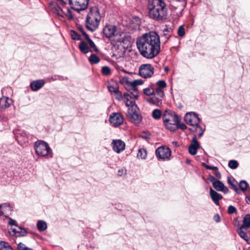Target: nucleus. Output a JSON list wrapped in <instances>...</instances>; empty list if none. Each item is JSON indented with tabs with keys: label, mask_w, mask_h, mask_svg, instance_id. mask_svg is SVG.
Instances as JSON below:
<instances>
[{
	"label": "nucleus",
	"mask_w": 250,
	"mask_h": 250,
	"mask_svg": "<svg viewBox=\"0 0 250 250\" xmlns=\"http://www.w3.org/2000/svg\"><path fill=\"white\" fill-rule=\"evenodd\" d=\"M161 42L159 35L156 32H149L143 34L137 38V48L141 56L151 59L160 52Z\"/></svg>",
	"instance_id": "f257e3e1"
},
{
	"label": "nucleus",
	"mask_w": 250,
	"mask_h": 250,
	"mask_svg": "<svg viewBox=\"0 0 250 250\" xmlns=\"http://www.w3.org/2000/svg\"><path fill=\"white\" fill-rule=\"evenodd\" d=\"M147 8L150 18L159 21L167 19V9L163 0H149Z\"/></svg>",
	"instance_id": "f03ea898"
},
{
	"label": "nucleus",
	"mask_w": 250,
	"mask_h": 250,
	"mask_svg": "<svg viewBox=\"0 0 250 250\" xmlns=\"http://www.w3.org/2000/svg\"><path fill=\"white\" fill-rule=\"evenodd\" d=\"M101 16L99 9L96 7L90 9L86 16L85 25L87 29L93 32L99 27Z\"/></svg>",
	"instance_id": "7ed1b4c3"
},
{
	"label": "nucleus",
	"mask_w": 250,
	"mask_h": 250,
	"mask_svg": "<svg viewBox=\"0 0 250 250\" xmlns=\"http://www.w3.org/2000/svg\"><path fill=\"white\" fill-rule=\"evenodd\" d=\"M79 30L83 36L84 39L86 41H82L79 43V47L80 50L84 54H87L88 52H97L98 49L94 42L90 39L88 35L85 32L84 29L80 27Z\"/></svg>",
	"instance_id": "20e7f679"
},
{
	"label": "nucleus",
	"mask_w": 250,
	"mask_h": 250,
	"mask_svg": "<svg viewBox=\"0 0 250 250\" xmlns=\"http://www.w3.org/2000/svg\"><path fill=\"white\" fill-rule=\"evenodd\" d=\"M36 153L40 157L45 158L53 157L52 151L48 144L43 141H37L34 146Z\"/></svg>",
	"instance_id": "39448f33"
},
{
	"label": "nucleus",
	"mask_w": 250,
	"mask_h": 250,
	"mask_svg": "<svg viewBox=\"0 0 250 250\" xmlns=\"http://www.w3.org/2000/svg\"><path fill=\"white\" fill-rule=\"evenodd\" d=\"M130 38L125 33L121 32H116L115 35L112 39L113 43L117 44L118 45L123 44L124 47H125V45L128 46Z\"/></svg>",
	"instance_id": "423d86ee"
},
{
	"label": "nucleus",
	"mask_w": 250,
	"mask_h": 250,
	"mask_svg": "<svg viewBox=\"0 0 250 250\" xmlns=\"http://www.w3.org/2000/svg\"><path fill=\"white\" fill-rule=\"evenodd\" d=\"M155 153L158 160L166 161L169 160L171 151L169 147L162 146L156 150Z\"/></svg>",
	"instance_id": "0eeeda50"
},
{
	"label": "nucleus",
	"mask_w": 250,
	"mask_h": 250,
	"mask_svg": "<svg viewBox=\"0 0 250 250\" xmlns=\"http://www.w3.org/2000/svg\"><path fill=\"white\" fill-rule=\"evenodd\" d=\"M124 118L123 115L119 112L112 113L109 118V122L111 125L117 127L123 124Z\"/></svg>",
	"instance_id": "6e6552de"
},
{
	"label": "nucleus",
	"mask_w": 250,
	"mask_h": 250,
	"mask_svg": "<svg viewBox=\"0 0 250 250\" xmlns=\"http://www.w3.org/2000/svg\"><path fill=\"white\" fill-rule=\"evenodd\" d=\"M127 116L130 122L135 124H139L142 121V117L137 107L133 109H128Z\"/></svg>",
	"instance_id": "1a4fd4ad"
},
{
	"label": "nucleus",
	"mask_w": 250,
	"mask_h": 250,
	"mask_svg": "<svg viewBox=\"0 0 250 250\" xmlns=\"http://www.w3.org/2000/svg\"><path fill=\"white\" fill-rule=\"evenodd\" d=\"M154 73V68L150 64H144L139 68V74L144 78L151 77Z\"/></svg>",
	"instance_id": "9d476101"
},
{
	"label": "nucleus",
	"mask_w": 250,
	"mask_h": 250,
	"mask_svg": "<svg viewBox=\"0 0 250 250\" xmlns=\"http://www.w3.org/2000/svg\"><path fill=\"white\" fill-rule=\"evenodd\" d=\"M88 3L89 0H69V4L72 8L78 11L85 10Z\"/></svg>",
	"instance_id": "9b49d317"
},
{
	"label": "nucleus",
	"mask_w": 250,
	"mask_h": 250,
	"mask_svg": "<svg viewBox=\"0 0 250 250\" xmlns=\"http://www.w3.org/2000/svg\"><path fill=\"white\" fill-rule=\"evenodd\" d=\"M186 123L191 126L197 125L200 122V119L197 114L194 112H190L186 114L184 117Z\"/></svg>",
	"instance_id": "f8f14e48"
},
{
	"label": "nucleus",
	"mask_w": 250,
	"mask_h": 250,
	"mask_svg": "<svg viewBox=\"0 0 250 250\" xmlns=\"http://www.w3.org/2000/svg\"><path fill=\"white\" fill-rule=\"evenodd\" d=\"M164 122L169 123L178 125L180 119L173 112L170 111H166L163 116Z\"/></svg>",
	"instance_id": "ddd939ff"
},
{
	"label": "nucleus",
	"mask_w": 250,
	"mask_h": 250,
	"mask_svg": "<svg viewBox=\"0 0 250 250\" xmlns=\"http://www.w3.org/2000/svg\"><path fill=\"white\" fill-rule=\"evenodd\" d=\"M124 102L125 105L128 107V109H133L137 107L131 94L128 92L124 93Z\"/></svg>",
	"instance_id": "4468645a"
},
{
	"label": "nucleus",
	"mask_w": 250,
	"mask_h": 250,
	"mask_svg": "<svg viewBox=\"0 0 250 250\" xmlns=\"http://www.w3.org/2000/svg\"><path fill=\"white\" fill-rule=\"evenodd\" d=\"M103 32L107 38H112L117 32L115 25L107 24L103 28Z\"/></svg>",
	"instance_id": "2eb2a0df"
},
{
	"label": "nucleus",
	"mask_w": 250,
	"mask_h": 250,
	"mask_svg": "<svg viewBox=\"0 0 250 250\" xmlns=\"http://www.w3.org/2000/svg\"><path fill=\"white\" fill-rule=\"evenodd\" d=\"M111 146L114 151L119 153L125 149V145L121 140H113Z\"/></svg>",
	"instance_id": "dca6fc26"
},
{
	"label": "nucleus",
	"mask_w": 250,
	"mask_h": 250,
	"mask_svg": "<svg viewBox=\"0 0 250 250\" xmlns=\"http://www.w3.org/2000/svg\"><path fill=\"white\" fill-rule=\"evenodd\" d=\"M9 232L11 234L16 237L24 236L27 233L26 231L24 229L18 226H16L15 228L10 229Z\"/></svg>",
	"instance_id": "f3484780"
},
{
	"label": "nucleus",
	"mask_w": 250,
	"mask_h": 250,
	"mask_svg": "<svg viewBox=\"0 0 250 250\" xmlns=\"http://www.w3.org/2000/svg\"><path fill=\"white\" fill-rule=\"evenodd\" d=\"M200 145L198 142L194 137L188 147V152L192 155H195L197 153V150L199 148Z\"/></svg>",
	"instance_id": "a211bd4d"
},
{
	"label": "nucleus",
	"mask_w": 250,
	"mask_h": 250,
	"mask_svg": "<svg viewBox=\"0 0 250 250\" xmlns=\"http://www.w3.org/2000/svg\"><path fill=\"white\" fill-rule=\"evenodd\" d=\"M45 81L43 79H40L34 81L30 83V86L31 89L34 91H36L40 89L45 84Z\"/></svg>",
	"instance_id": "6ab92c4d"
},
{
	"label": "nucleus",
	"mask_w": 250,
	"mask_h": 250,
	"mask_svg": "<svg viewBox=\"0 0 250 250\" xmlns=\"http://www.w3.org/2000/svg\"><path fill=\"white\" fill-rule=\"evenodd\" d=\"M12 100L7 97H2L0 98V108L5 109L10 106L12 104Z\"/></svg>",
	"instance_id": "aec40b11"
},
{
	"label": "nucleus",
	"mask_w": 250,
	"mask_h": 250,
	"mask_svg": "<svg viewBox=\"0 0 250 250\" xmlns=\"http://www.w3.org/2000/svg\"><path fill=\"white\" fill-rule=\"evenodd\" d=\"M213 186L216 190L222 191L224 193H227L229 191V189L220 181H214L213 182Z\"/></svg>",
	"instance_id": "412c9836"
},
{
	"label": "nucleus",
	"mask_w": 250,
	"mask_h": 250,
	"mask_svg": "<svg viewBox=\"0 0 250 250\" xmlns=\"http://www.w3.org/2000/svg\"><path fill=\"white\" fill-rule=\"evenodd\" d=\"M209 194L212 201L216 205L218 206L219 205V200L223 198L222 195L214 190L211 188L209 190Z\"/></svg>",
	"instance_id": "4be33fe9"
},
{
	"label": "nucleus",
	"mask_w": 250,
	"mask_h": 250,
	"mask_svg": "<svg viewBox=\"0 0 250 250\" xmlns=\"http://www.w3.org/2000/svg\"><path fill=\"white\" fill-rule=\"evenodd\" d=\"M163 97H160L157 96H156L155 94L154 96L147 98L146 101L150 104H155L157 106H159L162 104V98Z\"/></svg>",
	"instance_id": "5701e85b"
},
{
	"label": "nucleus",
	"mask_w": 250,
	"mask_h": 250,
	"mask_svg": "<svg viewBox=\"0 0 250 250\" xmlns=\"http://www.w3.org/2000/svg\"><path fill=\"white\" fill-rule=\"evenodd\" d=\"M245 228L240 227L237 230L239 235L243 239H244L247 243L250 244V239L247 235L246 233L243 230Z\"/></svg>",
	"instance_id": "b1692460"
},
{
	"label": "nucleus",
	"mask_w": 250,
	"mask_h": 250,
	"mask_svg": "<svg viewBox=\"0 0 250 250\" xmlns=\"http://www.w3.org/2000/svg\"><path fill=\"white\" fill-rule=\"evenodd\" d=\"M51 10L53 13L56 14L58 16L63 17L62 12L63 9L61 8L57 5H53L51 6Z\"/></svg>",
	"instance_id": "393cba45"
},
{
	"label": "nucleus",
	"mask_w": 250,
	"mask_h": 250,
	"mask_svg": "<svg viewBox=\"0 0 250 250\" xmlns=\"http://www.w3.org/2000/svg\"><path fill=\"white\" fill-rule=\"evenodd\" d=\"M242 228L248 229L250 227V214H247L243 219Z\"/></svg>",
	"instance_id": "a878e982"
},
{
	"label": "nucleus",
	"mask_w": 250,
	"mask_h": 250,
	"mask_svg": "<svg viewBox=\"0 0 250 250\" xmlns=\"http://www.w3.org/2000/svg\"><path fill=\"white\" fill-rule=\"evenodd\" d=\"M194 126H195V131L197 133V135L198 137L201 138L204 133L205 128H203L202 126L199 125V124L195 125Z\"/></svg>",
	"instance_id": "bb28decb"
},
{
	"label": "nucleus",
	"mask_w": 250,
	"mask_h": 250,
	"mask_svg": "<svg viewBox=\"0 0 250 250\" xmlns=\"http://www.w3.org/2000/svg\"><path fill=\"white\" fill-rule=\"evenodd\" d=\"M37 225L40 231H44L47 229V224L44 221H38Z\"/></svg>",
	"instance_id": "cd10ccee"
},
{
	"label": "nucleus",
	"mask_w": 250,
	"mask_h": 250,
	"mask_svg": "<svg viewBox=\"0 0 250 250\" xmlns=\"http://www.w3.org/2000/svg\"><path fill=\"white\" fill-rule=\"evenodd\" d=\"M147 156L146 150L144 148H140L138 150L137 157L139 159H145Z\"/></svg>",
	"instance_id": "c85d7f7f"
},
{
	"label": "nucleus",
	"mask_w": 250,
	"mask_h": 250,
	"mask_svg": "<svg viewBox=\"0 0 250 250\" xmlns=\"http://www.w3.org/2000/svg\"><path fill=\"white\" fill-rule=\"evenodd\" d=\"M63 17L65 16L69 20H71L73 18V15L72 13L71 10L69 8L63 9V12H62Z\"/></svg>",
	"instance_id": "c756f323"
},
{
	"label": "nucleus",
	"mask_w": 250,
	"mask_h": 250,
	"mask_svg": "<svg viewBox=\"0 0 250 250\" xmlns=\"http://www.w3.org/2000/svg\"><path fill=\"white\" fill-rule=\"evenodd\" d=\"M0 250H13L12 247L7 243L3 241L0 242Z\"/></svg>",
	"instance_id": "7c9ffc66"
},
{
	"label": "nucleus",
	"mask_w": 250,
	"mask_h": 250,
	"mask_svg": "<svg viewBox=\"0 0 250 250\" xmlns=\"http://www.w3.org/2000/svg\"><path fill=\"white\" fill-rule=\"evenodd\" d=\"M91 64H97L100 62V59L95 54H92L88 58Z\"/></svg>",
	"instance_id": "2f4dec72"
},
{
	"label": "nucleus",
	"mask_w": 250,
	"mask_h": 250,
	"mask_svg": "<svg viewBox=\"0 0 250 250\" xmlns=\"http://www.w3.org/2000/svg\"><path fill=\"white\" fill-rule=\"evenodd\" d=\"M164 123L167 128L170 131H175L178 128V125L166 122Z\"/></svg>",
	"instance_id": "473e14b6"
},
{
	"label": "nucleus",
	"mask_w": 250,
	"mask_h": 250,
	"mask_svg": "<svg viewBox=\"0 0 250 250\" xmlns=\"http://www.w3.org/2000/svg\"><path fill=\"white\" fill-rule=\"evenodd\" d=\"M154 92V87H148L144 89V93L147 96L152 95Z\"/></svg>",
	"instance_id": "72a5a7b5"
},
{
	"label": "nucleus",
	"mask_w": 250,
	"mask_h": 250,
	"mask_svg": "<svg viewBox=\"0 0 250 250\" xmlns=\"http://www.w3.org/2000/svg\"><path fill=\"white\" fill-rule=\"evenodd\" d=\"M152 116L155 119H159L162 116L161 111L159 109H154L152 111Z\"/></svg>",
	"instance_id": "f704fd0d"
},
{
	"label": "nucleus",
	"mask_w": 250,
	"mask_h": 250,
	"mask_svg": "<svg viewBox=\"0 0 250 250\" xmlns=\"http://www.w3.org/2000/svg\"><path fill=\"white\" fill-rule=\"evenodd\" d=\"M228 166L231 169H236L238 166V163L236 160H230L228 164Z\"/></svg>",
	"instance_id": "c9c22d12"
},
{
	"label": "nucleus",
	"mask_w": 250,
	"mask_h": 250,
	"mask_svg": "<svg viewBox=\"0 0 250 250\" xmlns=\"http://www.w3.org/2000/svg\"><path fill=\"white\" fill-rule=\"evenodd\" d=\"M154 90L156 92V94L160 97H164L165 93L162 88H159L157 87H154Z\"/></svg>",
	"instance_id": "e433bc0d"
},
{
	"label": "nucleus",
	"mask_w": 250,
	"mask_h": 250,
	"mask_svg": "<svg viewBox=\"0 0 250 250\" xmlns=\"http://www.w3.org/2000/svg\"><path fill=\"white\" fill-rule=\"evenodd\" d=\"M102 74L105 76L109 75L111 74V70L108 66H103L102 68Z\"/></svg>",
	"instance_id": "4c0bfd02"
},
{
	"label": "nucleus",
	"mask_w": 250,
	"mask_h": 250,
	"mask_svg": "<svg viewBox=\"0 0 250 250\" xmlns=\"http://www.w3.org/2000/svg\"><path fill=\"white\" fill-rule=\"evenodd\" d=\"M228 183L232 186L233 188L235 190H236L237 186L235 183V181L234 179L231 177H228Z\"/></svg>",
	"instance_id": "58836bf2"
},
{
	"label": "nucleus",
	"mask_w": 250,
	"mask_h": 250,
	"mask_svg": "<svg viewBox=\"0 0 250 250\" xmlns=\"http://www.w3.org/2000/svg\"><path fill=\"white\" fill-rule=\"evenodd\" d=\"M248 185V184L245 181H241L239 183V187L243 191H245L247 189Z\"/></svg>",
	"instance_id": "ea45409f"
},
{
	"label": "nucleus",
	"mask_w": 250,
	"mask_h": 250,
	"mask_svg": "<svg viewBox=\"0 0 250 250\" xmlns=\"http://www.w3.org/2000/svg\"><path fill=\"white\" fill-rule=\"evenodd\" d=\"M71 36L74 40H82L78 33L74 30L71 31Z\"/></svg>",
	"instance_id": "a19ab883"
},
{
	"label": "nucleus",
	"mask_w": 250,
	"mask_h": 250,
	"mask_svg": "<svg viewBox=\"0 0 250 250\" xmlns=\"http://www.w3.org/2000/svg\"><path fill=\"white\" fill-rule=\"evenodd\" d=\"M133 90L134 92L133 93L130 92L129 93L131 94L132 95V96L133 97V99L134 100V101L135 102V100H137L138 98V93L136 87H133Z\"/></svg>",
	"instance_id": "79ce46f5"
},
{
	"label": "nucleus",
	"mask_w": 250,
	"mask_h": 250,
	"mask_svg": "<svg viewBox=\"0 0 250 250\" xmlns=\"http://www.w3.org/2000/svg\"><path fill=\"white\" fill-rule=\"evenodd\" d=\"M157 87L164 88L166 87L167 84L165 81L160 80L157 82Z\"/></svg>",
	"instance_id": "37998d69"
},
{
	"label": "nucleus",
	"mask_w": 250,
	"mask_h": 250,
	"mask_svg": "<svg viewBox=\"0 0 250 250\" xmlns=\"http://www.w3.org/2000/svg\"><path fill=\"white\" fill-rule=\"evenodd\" d=\"M114 94L115 98L118 101H121L123 99L122 93L119 91H116Z\"/></svg>",
	"instance_id": "c03bdc74"
},
{
	"label": "nucleus",
	"mask_w": 250,
	"mask_h": 250,
	"mask_svg": "<svg viewBox=\"0 0 250 250\" xmlns=\"http://www.w3.org/2000/svg\"><path fill=\"white\" fill-rule=\"evenodd\" d=\"M143 83L142 80H135L132 82L133 87H136L137 85H140Z\"/></svg>",
	"instance_id": "a18cd8bd"
},
{
	"label": "nucleus",
	"mask_w": 250,
	"mask_h": 250,
	"mask_svg": "<svg viewBox=\"0 0 250 250\" xmlns=\"http://www.w3.org/2000/svg\"><path fill=\"white\" fill-rule=\"evenodd\" d=\"M18 249L19 250H31V249L26 247L23 244L20 243L18 245Z\"/></svg>",
	"instance_id": "49530a36"
},
{
	"label": "nucleus",
	"mask_w": 250,
	"mask_h": 250,
	"mask_svg": "<svg viewBox=\"0 0 250 250\" xmlns=\"http://www.w3.org/2000/svg\"><path fill=\"white\" fill-rule=\"evenodd\" d=\"M177 33L181 37H183L185 35V29L183 26H181L178 28Z\"/></svg>",
	"instance_id": "de8ad7c7"
},
{
	"label": "nucleus",
	"mask_w": 250,
	"mask_h": 250,
	"mask_svg": "<svg viewBox=\"0 0 250 250\" xmlns=\"http://www.w3.org/2000/svg\"><path fill=\"white\" fill-rule=\"evenodd\" d=\"M237 209L236 208L232 206H229L228 209V212L229 214H233L236 212Z\"/></svg>",
	"instance_id": "09e8293b"
},
{
	"label": "nucleus",
	"mask_w": 250,
	"mask_h": 250,
	"mask_svg": "<svg viewBox=\"0 0 250 250\" xmlns=\"http://www.w3.org/2000/svg\"><path fill=\"white\" fill-rule=\"evenodd\" d=\"M108 89L111 93H115L118 90V89L117 87H114L111 85L108 86Z\"/></svg>",
	"instance_id": "8fccbe9b"
},
{
	"label": "nucleus",
	"mask_w": 250,
	"mask_h": 250,
	"mask_svg": "<svg viewBox=\"0 0 250 250\" xmlns=\"http://www.w3.org/2000/svg\"><path fill=\"white\" fill-rule=\"evenodd\" d=\"M126 174V169L123 168L118 171V175L119 176H125Z\"/></svg>",
	"instance_id": "3c124183"
},
{
	"label": "nucleus",
	"mask_w": 250,
	"mask_h": 250,
	"mask_svg": "<svg viewBox=\"0 0 250 250\" xmlns=\"http://www.w3.org/2000/svg\"><path fill=\"white\" fill-rule=\"evenodd\" d=\"M203 165L208 169L218 170L216 167L208 166L205 163H203Z\"/></svg>",
	"instance_id": "603ef678"
},
{
	"label": "nucleus",
	"mask_w": 250,
	"mask_h": 250,
	"mask_svg": "<svg viewBox=\"0 0 250 250\" xmlns=\"http://www.w3.org/2000/svg\"><path fill=\"white\" fill-rule=\"evenodd\" d=\"M178 127L182 130H185L187 128L186 125L185 124L180 123H178Z\"/></svg>",
	"instance_id": "864d4df0"
},
{
	"label": "nucleus",
	"mask_w": 250,
	"mask_h": 250,
	"mask_svg": "<svg viewBox=\"0 0 250 250\" xmlns=\"http://www.w3.org/2000/svg\"><path fill=\"white\" fill-rule=\"evenodd\" d=\"M8 224L10 226H15L16 227L17 226L16 221L11 218L9 219Z\"/></svg>",
	"instance_id": "5fc2aeb1"
},
{
	"label": "nucleus",
	"mask_w": 250,
	"mask_h": 250,
	"mask_svg": "<svg viewBox=\"0 0 250 250\" xmlns=\"http://www.w3.org/2000/svg\"><path fill=\"white\" fill-rule=\"evenodd\" d=\"M171 35V33H167V32H163V34L162 36H164L165 37L166 41L168 40L169 38L170 37Z\"/></svg>",
	"instance_id": "6e6d98bb"
},
{
	"label": "nucleus",
	"mask_w": 250,
	"mask_h": 250,
	"mask_svg": "<svg viewBox=\"0 0 250 250\" xmlns=\"http://www.w3.org/2000/svg\"><path fill=\"white\" fill-rule=\"evenodd\" d=\"M213 219L217 223H219V222H220L221 220L220 216L218 214H215L214 216Z\"/></svg>",
	"instance_id": "4d7b16f0"
},
{
	"label": "nucleus",
	"mask_w": 250,
	"mask_h": 250,
	"mask_svg": "<svg viewBox=\"0 0 250 250\" xmlns=\"http://www.w3.org/2000/svg\"><path fill=\"white\" fill-rule=\"evenodd\" d=\"M163 32L170 33L172 34V29L170 27H166L163 29Z\"/></svg>",
	"instance_id": "13d9d810"
},
{
	"label": "nucleus",
	"mask_w": 250,
	"mask_h": 250,
	"mask_svg": "<svg viewBox=\"0 0 250 250\" xmlns=\"http://www.w3.org/2000/svg\"><path fill=\"white\" fill-rule=\"evenodd\" d=\"M215 173L214 174L217 178H220L221 177V174L218 170H214Z\"/></svg>",
	"instance_id": "bf43d9fd"
},
{
	"label": "nucleus",
	"mask_w": 250,
	"mask_h": 250,
	"mask_svg": "<svg viewBox=\"0 0 250 250\" xmlns=\"http://www.w3.org/2000/svg\"><path fill=\"white\" fill-rule=\"evenodd\" d=\"M6 207V204L0 205V213L1 214H3V210H1V208H2V209H3L4 207Z\"/></svg>",
	"instance_id": "052dcab7"
},
{
	"label": "nucleus",
	"mask_w": 250,
	"mask_h": 250,
	"mask_svg": "<svg viewBox=\"0 0 250 250\" xmlns=\"http://www.w3.org/2000/svg\"><path fill=\"white\" fill-rule=\"evenodd\" d=\"M209 180L210 182H211L212 184H213V182L214 181H217V180L215 179V178L213 177V176H210V177L209 178Z\"/></svg>",
	"instance_id": "680f3d73"
},
{
	"label": "nucleus",
	"mask_w": 250,
	"mask_h": 250,
	"mask_svg": "<svg viewBox=\"0 0 250 250\" xmlns=\"http://www.w3.org/2000/svg\"><path fill=\"white\" fill-rule=\"evenodd\" d=\"M172 144H173L174 146H177V142L173 141V142H172Z\"/></svg>",
	"instance_id": "e2e57ef3"
},
{
	"label": "nucleus",
	"mask_w": 250,
	"mask_h": 250,
	"mask_svg": "<svg viewBox=\"0 0 250 250\" xmlns=\"http://www.w3.org/2000/svg\"><path fill=\"white\" fill-rule=\"evenodd\" d=\"M3 120H4V117L1 116H0V121H2Z\"/></svg>",
	"instance_id": "0e129e2a"
},
{
	"label": "nucleus",
	"mask_w": 250,
	"mask_h": 250,
	"mask_svg": "<svg viewBox=\"0 0 250 250\" xmlns=\"http://www.w3.org/2000/svg\"><path fill=\"white\" fill-rule=\"evenodd\" d=\"M165 71L167 72L168 71V68L167 67H166L165 68Z\"/></svg>",
	"instance_id": "69168bd1"
},
{
	"label": "nucleus",
	"mask_w": 250,
	"mask_h": 250,
	"mask_svg": "<svg viewBox=\"0 0 250 250\" xmlns=\"http://www.w3.org/2000/svg\"><path fill=\"white\" fill-rule=\"evenodd\" d=\"M246 201L248 203V201L250 202V198H246Z\"/></svg>",
	"instance_id": "338daca9"
},
{
	"label": "nucleus",
	"mask_w": 250,
	"mask_h": 250,
	"mask_svg": "<svg viewBox=\"0 0 250 250\" xmlns=\"http://www.w3.org/2000/svg\"><path fill=\"white\" fill-rule=\"evenodd\" d=\"M248 250H250V247L249 248Z\"/></svg>",
	"instance_id": "774afa93"
}]
</instances>
